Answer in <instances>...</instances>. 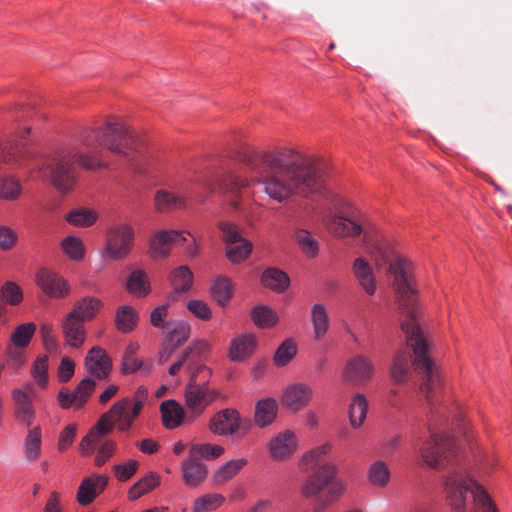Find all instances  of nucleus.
<instances>
[{
	"mask_svg": "<svg viewBox=\"0 0 512 512\" xmlns=\"http://www.w3.org/2000/svg\"><path fill=\"white\" fill-rule=\"evenodd\" d=\"M370 256L376 267L388 265V272L393 276V288L397 294L401 312V330L414 354V359L411 360V354L407 349L400 350L393 359L390 376L395 383H404L410 375V366H412L420 379L419 389L432 408L434 400L441 393L443 379L439 367L430 358L421 328L412 264L406 258L380 244L373 245Z\"/></svg>",
	"mask_w": 512,
	"mask_h": 512,
	"instance_id": "obj_1",
	"label": "nucleus"
},
{
	"mask_svg": "<svg viewBox=\"0 0 512 512\" xmlns=\"http://www.w3.org/2000/svg\"><path fill=\"white\" fill-rule=\"evenodd\" d=\"M251 167L259 175L258 182L262 183L264 192L277 202L293 194L309 197L318 193L324 184L315 160L291 148L256 153Z\"/></svg>",
	"mask_w": 512,
	"mask_h": 512,
	"instance_id": "obj_2",
	"label": "nucleus"
},
{
	"mask_svg": "<svg viewBox=\"0 0 512 512\" xmlns=\"http://www.w3.org/2000/svg\"><path fill=\"white\" fill-rule=\"evenodd\" d=\"M331 445L325 443L302 456L299 466L311 473L300 486V493L306 499H317L322 507L338 501L347 489V481L338 477V468L332 462L323 461Z\"/></svg>",
	"mask_w": 512,
	"mask_h": 512,
	"instance_id": "obj_3",
	"label": "nucleus"
},
{
	"mask_svg": "<svg viewBox=\"0 0 512 512\" xmlns=\"http://www.w3.org/2000/svg\"><path fill=\"white\" fill-rule=\"evenodd\" d=\"M452 512H497L486 490L462 469H453L443 480Z\"/></svg>",
	"mask_w": 512,
	"mask_h": 512,
	"instance_id": "obj_4",
	"label": "nucleus"
},
{
	"mask_svg": "<svg viewBox=\"0 0 512 512\" xmlns=\"http://www.w3.org/2000/svg\"><path fill=\"white\" fill-rule=\"evenodd\" d=\"M211 370L198 366L192 373L185 388V405L188 410V419L193 421L201 415L217 397L218 392L208 386Z\"/></svg>",
	"mask_w": 512,
	"mask_h": 512,
	"instance_id": "obj_5",
	"label": "nucleus"
},
{
	"mask_svg": "<svg viewBox=\"0 0 512 512\" xmlns=\"http://www.w3.org/2000/svg\"><path fill=\"white\" fill-rule=\"evenodd\" d=\"M102 307L99 299L84 297L77 301L72 311L66 315V345L78 349L86 339L84 322L92 319Z\"/></svg>",
	"mask_w": 512,
	"mask_h": 512,
	"instance_id": "obj_6",
	"label": "nucleus"
},
{
	"mask_svg": "<svg viewBox=\"0 0 512 512\" xmlns=\"http://www.w3.org/2000/svg\"><path fill=\"white\" fill-rule=\"evenodd\" d=\"M423 462L432 469H439L445 462H450L455 455L456 446L452 438L431 433L430 438L423 442H415Z\"/></svg>",
	"mask_w": 512,
	"mask_h": 512,
	"instance_id": "obj_7",
	"label": "nucleus"
},
{
	"mask_svg": "<svg viewBox=\"0 0 512 512\" xmlns=\"http://www.w3.org/2000/svg\"><path fill=\"white\" fill-rule=\"evenodd\" d=\"M140 415V412L135 413V406H133L130 398H123L115 402L111 408L104 413L97 421V429L102 433H110L114 426L121 432L128 431L134 420Z\"/></svg>",
	"mask_w": 512,
	"mask_h": 512,
	"instance_id": "obj_8",
	"label": "nucleus"
},
{
	"mask_svg": "<svg viewBox=\"0 0 512 512\" xmlns=\"http://www.w3.org/2000/svg\"><path fill=\"white\" fill-rule=\"evenodd\" d=\"M97 132L95 137L101 146L128 157L131 162L134 161L133 154L138 152L140 144L129 130H97Z\"/></svg>",
	"mask_w": 512,
	"mask_h": 512,
	"instance_id": "obj_9",
	"label": "nucleus"
},
{
	"mask_svg": "<svg viewBox=\"0 0 512 512\" xmlns=\"http://www.w3.org/2000/svg\"><path fill=\"white\" fill-rule=\"evenodd\" d=\"M133 236V229L127 224L110 229L106 239V252L109 257L113 260L124 259L132 248Z\"/></svg>",
	"mask_w": 512,
	"mask_h": 512,
	"instance_id": "obj_10",
	"label": "nucleus"
},
{
	"mask_svg": "<svg viewBox=\"0 0 512 512\" xmlns=\"http://www.w3.org/2000/svg\"><path fill=\"white\" fill-rule=\"evenodd\" d=\"M14 402L15 418L18 422L30 427L35 418L32 401L35 397V388L32 383L25 382L22 387L11 392Z\"/></svg>",
	"mask_w": 512,
	"mask_h": 512,
	"instance_id": "obj_11",
	"label": "nucleus"
},
{
	"mask_svg": "<svg viewBox=\"0 0 512 512\" xmlns=\"http://www.w3.org/2000/svg\"><path fill=\"white\" fill-rule=\"evenodd\" d=\"M7 121L19 123L20 128H33L44 115L36 109L33 99L19 100L6 108Z\"/></svg>",
	"mask_w": 512,
	"mask_h": 512,
	"instance_id": "obj_12",
	"label": "nucleus"
},
{
	"mask_svg": "<svg viewBox=\"0 0 512 512\" xmlns=\"http://www.w3.org/2000/svg\"><path fill=\"white\" fill-rule=\"evenodd\" d=\"M298 448V438L294 432L285 430L271 438L268 450L272 459L283 461L290 458Z\"/></svg>",
	"mask_w": 512,
	"mask_h": 512,
	"instance_id": "obj_13",
	"label": "nucleus"
},
{
	"mask_svg": "<svg viewBox=\"0 0 512 512\" xmlns=\"http://www.w3.org/2000/svg\"><path fill=\"white\" fill-rule=\"evenodd\" d=\"M313 397V389L305 383L289 385L282 397L283 405L292 412H297L306 407Z\"/></svg>",
	"mask_w": 512,
	"mask_h": 512,
	"instance_id": "obj_14",
	"label": "nucleus"
},
{
	"mask_svg": "<svg viewBox=\"0 0 512 512\" xmlns=\"http://www.w3.org/2000/svg\"><path fill=\"white\" fill-rule=\"evenodd\" d=\"M181 477L185 485L189 488H198L207 478L208 467L201 461L188 456L181 462Z\"/></svg>",
	"mask_w": 512,
	"mask_h": 512,
	"instance_id": "obj_15",
	"label": "nucleus"
},
{
	"mask_svg": "<svg viewBox=\"0 0 512 512\" xmlns=\"http://www.w3.org/2000/svg\"><path fill=\"white\" fill-rule=\"evenodd\" d=\"M108 484V477L104 475H92L81 482L77 490V501L82 506H87L101 494Z\"/></svg>",
	"mask_w": 512,
	"mask_h": 512,
	"instance_id": "obj_16",
	"label": "nucleus"
},
{
	"mask_svg": "<svg viewBox=\"0 0 512 512\" xmlns=\"http://www.w3.org/2000/svg\"><path fill=\"white\" fill-rule=\"evenodd\" d=\"M373 373L372 363L364 356H356L345 366L343 377L349 383H364Z\"/></svg>",
	"mask_w": 512,
	"mask_h": 512,
	"instance_id": "obj_17",
	"label": "nucleus"
},
{
	"mask_svg": "<svg viewBox=\"0 0 512 512\" xmlns=\"http://www.w3.org/2000/svg\"><path fill=\"white\" fill-rule=\"evenodd\" d=\"M240 427L239 413L234 409H224L218 412L210 421V429L217 435L234 434Z\"/></svg>",
	"mask_w": 512,
	"mask_h": 512,
	"instance_id": "obj_18",
	"label": "nucleus"
},
{
	"mask_svg": "<svg viewBox=\"0 0 512 512\" xmlns=\"http://www.w3.org/2000/svg\"><path fill=\"white\" fill-rule=\"evenodd\" d=\"M88 373L96 379H105L111 371V362L106 352L100 347H93L85 359Z\"/></svg>",
	"mask_w": 512,
	"mask_h": 512,
	"instance_id": "obj_19",
	"label": "nucleus"
},
{
	"mask_svg": "<svg viewBox=\"0 0 512 512\" xmlns=\"http://www.w3.org/2000/svg\"><path fill=\"white\" fill-rule=\"evenodd\" d=\"M185 241L186 238L182 235V232L178 230H164L152 237L150 248L153 256L167 257L173 244Z\"/></svg>",
	"mask_w": 512,
	"mask_h": 512,
	"instance_id": "obj_20",
	"label": "nucleus"
},
{
	"mask_svg": "<svg viewBox=\"0 0 512 512\" xmlns=\"http://www.w3.org/2000/svg\"><path fill=\"white\" fill-rule=\"evenodd\" d=\"M352 272L361 288L369 295L376 291V280L372 267L366 259L358 257L352 265Z\"/></svg>",
	"mask_w": 512,
	"mask_h": 512,
	"instance_id": "obj_21",
	"label": "nucleus"
},
{
	"mask_svg": "<svg viewBox=\"0 0 512 512\" xmlns=\"http://www.w3.org/2000/svg\"><path fill=\"white\" fill-rule=\"evenodd\" d=\"M256 345L255 337L251 334L240 335L231 340L229 358L231 361L240 362L249 357Z\"/></svg>",
	"mask_w": 512,
	"mask_h": 512,
	"instance_id": "obj_22",
	"label": "nucleus"
},
{
	"mask_svg": "<svg viewBox=\"0 0 512 512\" xmlns=\"http://www.w3.org/2000/svg\"><path fill=\"white\" fill-rule=\"evenodd\" d=\"M278 404L273 398L261 399L256 403L254 420L258 427L264 428L270 425L276 418Z\"/></svg>",
	"mask_w": 512,
	"mask_h": 512,
	"instance_id": "obj_23",
	"label": "nucleus"
},
{
	"mask_svg": "<svg viewBox=\"0 0 512 512\" xmlns=\"http://www.w3.org/2000/svg\"><path fill=\"white\" fill-rule=\"evenodd\" d=\"M163 425L167 429H174L180 426L185 418L183 407L174 400H166L160 406Z\"/></svg>",
	"mask_w": 512,
	"mask_h": 512,
	"instance_id": "obj_24",
	"label": "nucleus"
},
{
	"mask_svg": "<svg viewBox=\"0 0 512 512\" xmlns=\"http://www.w3.org/2000/svg\"><path fill=\"white\" fill-rule=\"evenodd\" d=\"M190 325L183 320L169 321L166 332L167 342L174 348L182 346L190 336Z\"/></svg>",
	"mask_w": 512,
	"mask_h": 512,
	"instance_id": "obj_25",
	"label": "nucleus"
},
{
	"mask_svg": "<svg viewBox=\"0 0 512 512\" xmlns=\"http://www.w3.org/2000/svg\"><path fill=\"white\" fill-rule=\"evenodd\" d=\"M95 388L94 380L90 378L83 379L72 393H66V408H81L90 397Z\"/></svg>",
	"mask_w": 512,
	"mask_h": 512,
	"instance_id": "obj_26",
	"label": "nucleus"
},
{
	"mask_svg": "<svg viewBox=\"0 0 512 512\" xmlns=\"http://www.w3.org/2000/svg\"><path fill=\"white\" fill-rule=\"evenodd\" d=\"M328 226L338 237H356L362 232V227L358 223L342 216H333Z\"/></svg>",
	"mask_w": 512,
	"mask_h": 512,
	"instance_id": "obj_27",
	"label": "nucleus"
},
{
	"mask_svg": "<svg viewBox=\"0 0 512 512\" xmlns=\"http://www.w3.org/2000/svg\"><path fill=\"white\" fill-rule=\"evenodd\" d=\"M36 282L48 296L60 297L62 295L60 280L52 271L41 268L36 274Z\"/></svg>",
	"mask_w": 512,
	"mask_h": 512,
	"instance_id": "obj_28",
	"label": "nucleus"
},
{
	"mask_svg": "<svg viewBox=\"0 0 512 512\" xmlns=\"http://www.w3.org/2000/svg\"><path fill=\"white\" fill-rule=\"evenodd\" d=\"M261 281L265 287L277 292L285 291L290 284L288 275L277 268L266 269L261 276Z\"/></svg>",
	"mask_w": 512,
	"mask_h": 512,
	"instance_id": "obj_29",
	"label": "nucleus"
},
{
	"mask_svg": "<svg viewBox=\"0 0 512 512\" xmlns=\"http://www.w3.org/2000/svg\"><path fill=\"white\" fill-rule=\"evenodd\" d=\"M247 464L244 458L230 460L221 465L213 474L212 481L221 485L232 479Z\"/></svg>",
	"mask_w": 512,
	"mask_h": 512,
	"instance_id": "obj_30",
	"label": "nucleus"
},
{
	"mask_svg": "<svg viewBox=\"0 0 512 512\" xmlns=\"http://www.w3.org/2000/svg\"><path fill=\"white\" fill-rule=\"evenodd\" d=\"M160 484V477L154 472H150L140 480H138L134 485H132L128 491V499L130 501H135L146 493L150 492L152 489L157 487Z\"/></svg>",
	"mask_w": 512,
	"mask_h": 512,
	"instance_id": "obj_31",
	"label": "nucleus"
},
{
	"mask_svg": "<svg viewBox=\"0 0 512 512\" xmlns=\"http://www.w3.org/2000/svg\"><path fill=\"white\" fill-rule=\"evenodd\" d=\"M97 219V212L85 207H79L66 213V222L75 227H90Z\"/></svg>",
	"mask_w": 512,
	"mask_h": 512,
	"instance_id": "obj_32",
	"label": "nucleus"
},
{
	"mask_svg": "<svg viewBox=\"0 0 512 512\" xmlns=\"http://www.w3.org/2000/svg\"><path fill=\"white\" fill-rule=\"evenodd\" d=\"M368 402L364 395L356 394L351 400L349 406V420L353 428L361 427L366 419Z\"/></svg>",
	"mask_w": 512,
	"mask_h": 512,
	"instance_id": "obj_33",
	"label": "nucleus"
},
{
	"mask_svg": "<svg viewBox=\"0 0 512 512\" xmlns=\"http://www.w3.org/2000/svg\"><path fill=\"white\" fill-rule=\"evenodd\" d=\"M311 321L313 324L314 338L322 339L329 328L328 313L323 304L317 303L311 309Z\"/></svg>",
	"mask_w": 512,
	"mask_h": 512,
	"instance_id": "obj_34",
	"label": "nucleus"
},
{
	"mask_svg": "<svg viewBox=\"0 0 512 512\" xmlns=\"http://www.w3.org/2000/svg\"><path fill=\"white\" fill-rule=\"evenodd\" d=\"M138 314L128 305L120 306L116 312L115 325L123 333L131 332L137 325Z\"/></svg>",
	"mask_w": 512,
	"mask_h": 512,
	"instance_id": "obj_35",
	"label": "nucleus"
},
{
	"mask_svg": "<svg viewBox=\"0 0 512 512\" xmlns=\"http://www.w3.org/2000/svg\"><path fill=\"white\" fill-rule=\"evenodd\" d=\"M154 203L156 210L159 212L179 209L185 206L184 198L166 190H158L156 192Z\"/></svg>",
	"mask_w": 512,
	"mask_h": 512,
	"instance_id": "obj_36",
	"label": "nucleus"
},
{
	"mask_svg": "<svg viewBox=\"0 0 512 512\" xmlns=\"http://www.w3.org/2000/svg\"><path fill=\"white\" fill-rule=\"evenodd\" d=\"M212 298L221 306H225L233 295V286L229 278L218 277L210 288Z\"/></svg>",
	"mask_w": 512,
	"mask_h": 512,
	"instance_id": "obj_37",
	"label": "nucleus"
},
{
	"mask_svg": "<svg viewBox=\"0 0 512 512\" xmlns=\"http://www.w3.org/2000/svg\"><path fill=\"white\" fill-rule=\"evenodd\" d=\"M390 470L387 464L383 461L373 462L367 472L369 482L379 488L386 487L390 481Z\"/></svg>",
	"mask_w": 512,
	"mask_h": 512,
	"instance_id": "obj_38",
	"label": "nucleus"
},
{
	"mask_svg": "<svg viewBox=\"0 0 512 512\" xmlns=\"http://www.w3.org/2000/svg\"><path fill=\"white\" fill-rule=\"evenodd\" d=\"M170 282L176 293L188 292L193 284V273L189 267L180 266L172 271Z\"/></svg>",
	"mask_w": 512,
	"mask_h": 512,
	"instance_id": "obj_39",
	"label": "nucleus"
},
{
	"mask_svg": "<svg viewBox=\"0 0 512 512\" xmlns=\"http://www.w3.org/2000/svg\"><path fill=\"white\" fill-rule=\"evenodd\" d=\"M224 452V448L219 445L209 443L192 444L189 448L188 454L198 461L213 460L220 457Z\"/></svg>",
	"mask_w": 512,
	"mask_h": 512,
	"instance_id": "obj_40",
	"label": "nucleus"
},
{
	"mask_svg": "<svg viewBox=\"0 0 512 512\" xmlns=\"http://www.w3.org/2000/svg\"><path fill=\"white\" fill-rule=\"evenodd\" d=\"M127 290L137 296H145L150 290L147 275L142 270L133 271L127 279Z\"/></svg>",
	"mask_w": 512,
	"mask_h": 512,
	"instance_id": "obj_41",
	"label": "nucleus"
},
{
	"mask_svg": "<svg viewBox=\"0 0 512 512\" xmlns=\"http://www.w3.org/2000/svg\"><path fill=\"white\" fill-rule=\"evenodd\" d=\"M41 448V429L36 426L28 431V434L24 441V452L25 457L29 461H35Z\"/></svg>",
	"mask_w": 512,
	"mask_h": 512,
	"instance_id": "obj_42",
	"label": "nucleus"
},
{
	"mask_svg": "<svg viewBox=\"0 0 512 512\" xmlns=\"http://www.w3.org/2000/svg\"><path fill=\"white\" fill-rule=\"evenodd\" d=\"M36 325L33 322L23 323L17 326L11 334V342L16 348H25L29 345L34 333Z\"/></svg>",
	"mask_w": 512,
	"mask_h": 512,
	"instance_id": "obj_43",
	"label": "nucleus"
},
{
	"mask_svg": "<svg viewBox=\"0 0 512 512\" xmlns=\"http://www.w3.org/2000/svg\"><path fill=\"white\" fill-rule=\"evenodd\" d=\"M252 252V244L243 238L236 244H229L226 250V257L234 264L245 261Z\"/></svg>",
	"mask_w": 512,
	"mask_h": 512,
	"instance_id": "obj_44",
	"label": "nucleus"
},
{
	"mask_svg": "<svg viewBox=\"0 0 512 512\" xmlns=\"http://www.w3.org/2000/svg\"><path fill=\"white\" fill-rule=\"evenodd\" d=\"M31 376L35 381L36 385L44 389L48 384V356L40 355L34 361L31 367Z\"/></svg>",
	"mask_w": 512,
	"mask_h": 512,
	"instance_id": "obj_45",
	"label": "nucleus"
},
{
	"mask_svg": "<svg viewBox=\"0 0 512 512\" xmlns=\"http://www.w3.org/2000/svg\"><path fill=\"white\" fill-rule=\"evenodd\" d=\"M225 501V498L216 493L205 494L197 498L192 507V512H208L219 508Z\"/></svg>",
	"mask_w": 512,
	"mask_h": 512,
	"instance_id": "obj_46",
	"label": "nucleus"
},
{
	"mask_svg": "<svg viewBox=\"0 0 512 512\" xmlns=\"http://www.w3.org/2000/svg\"><path fill=\"white\" fill-rule=\"evenodd\" d=\"M254 323L260 328L272 327L277 323L275 312L267 306H256L251 311Z\"/></svg>",
	"mask_w": 512,
	"mask_h": 512,
	"instance_id": "obj_47",
	"label": "nucleus"
},
{
	"mask_svg": "<svg viewBox=\"0 0 512 512\" xmlns=\"http://www.w3.org/2000/svg\"><path fill=\"white\" fill-rule=\"evenodd\" d=\"M63 173V163L61 161H57L53 165H48L42 170V177L48 180L51 185L59 192H63Z\"/></svg>",
	"mask_w": 512,
	"mask_h": 512,
	"instance_id": "obj_48",
	"label": "nucleus"
},
{
	"mask_svg": "<svg viewBox=\"0 0 512 512\" xmlns=\"http://www.w3.org/2000/svg\"><path fill=\"white\" fill-rule=\"evenodd\" d=\"M86 255L83 241L76 236H66V257L74 262H81Z\"/></svg>",
	"mask_w": 512,
	"mask_h": 512,
	"instance_id": "obj_49",
	"label": "nucleus"
},
{
	"mask_svg": "<svg viewBox=\"0 0 512 512\" xmlns=\"http://www.w3.org/2000/svg\"><path fill=\"white\" fill-rule=\"evenodd\" d=\"M22 192V187L17 180L11 177L0 179V199L13 201L16 200Z\"/></svg>",
	"mask_w": 512,
	"mask_h": 512,
	"instance_id": "obj_50",
	"label": "nucleus"
},
{
	"mask_svg": "<svg viewBox=\"0 0 512 512\" xmlns=\"http://www.w3.org/2000/svg\"><path fill=\"white\" fill-rule=\"evenodd\" d=\"M297 348L292 340L284 341L276 350L274 362L277 366L283 367L287 365L296 355Z\"/></svg>",
	"mask_w": 512,
	"mask_h": 512,
	"instance_id": "obj_51",
	"label": "nucleus"
},
{
	"mask_svg": "<svg viewBox=\"0 0 512 512\" xmlns=\"http://www.w3.org/2000/svg\"><path fill=\"white\" fill-rule=\"evenodd\" d=\"M1 300L9 305H18L23 298L21 288L12 281L4 283L0 290Z\"/></svg>",
	"mask_w": 512,
	"mask_h": 512,
	"instance_id": "obj_52",
	"label": "nucleus"
},
{
	"mask_svg": "<svg viewBox=\"0 0 512 512\" xmlns=\"http://www.w3.org/2000/svg\"><path fill=\"white\" fill-rule=\"evenodd\" d=\"M296 241L301 250L309 257H314L318 253V243L312 238L306 230H298L295 235Z\"/></svg>",
	"mask_w": 512,
	"mask_h": 512,
	"instance_id": "obj_53",
	"label": "nucleus"
},
{
	"mask_svg": "<svg viewBox=\"0 0 512 512\" xmlns=\"http://www.w3.org/2000/svg\"><path fill=\"white\" fill-rule=\"evenodd\" d=\"M218 229L221 231L222 240L229 244H236L238 243L243 237H241L239 233L238 227L228 221H220L218 223Z\"/></svg>",
	"mask_w": 512,
	"mask_h": 512,
	"instance_id": "obj_54",
	"label": "nucleus"
},
{
	"mask_svg": "<svg viewBox=\"0 0 512 512\" xmlns=\"http://www.w3.org/2000/svg\"><path fill=\"white\" fill-rule=\"evenodd\" d=\"M108 433H102L97 429V423L90 430V432L82 439L80 443V451L84 455H89L93 452V447L100 442L101 438Z\"/></svg>",
	"mask_w": 512,
	"mask_h": 512,
	"instance_id": "obj_55",
	"label": "nucleus"
},
{
	"mask_svg": "<svg viewBox=\"0 0 512 512\" xmlns=\"http://www.w3.org/2000/svg\"><path fill=\"white\" fill-rule=\"evenodd\" d=\"M248 186L249 181L246 178H242L237 175H231L221 185V189L226 194H230L231 196H238L240 191Z\"/></svg>",
	"mask_w": 512,
	"mask_h": 512,
	"instance_id": "obj_56",
	"label": "nucleus"
},
{
	"mask_svg": "<svg viewBox=\"0 0 512 512\" xmlns=\"http://www.w3.org/2000/svg\"><path fill=\"white\" fill-rule=\"evenodd\" d=\"M139 463L136 460H129L124 464L113 466V471L119 481L125 482L129 480L137 471Z\"/></svg>",
	"mask_w": 512,
	"mask_h": 512,
	"instance_id": "obj_57",
	"label": "nucleus"
},
{
	"mask_svg": "<svg viewBox=\"0 0 512 512\" xmlns=\"http://www.w3.org/2000/svg\"><path fill=\"white\" fill-rule=\"evenodd\" d=\"M187 309L197 318L201 320H209L212 316L211 309L208 304L202 300L193 299L188 301Z\"/></svg>",
	"mask_w": 512,
	"mask_h": 512,
	"instance_id": "obj_58",
	"label": "nucleus"
},
{
	"mask_svg": "<svg viewBox=\"0 0 512 512\" xmlns=\"http://www.w3.org/2000/svg\"><path fill=\"white\" fill-rule=\"evenodd\" d=\"M168 315V305H160L155 307L150 314V323L155 328L167 329L169 321H166Z\"/></svg>",
	"mask_w": 512,
	"mask_h": 512,
	"instance_id": "obj_59",
	"label": "nucleus"
},
{
	"mask_svg": "<svg viewBox=\"0 0 512 512\" xmlns=\"http://www.w3.org/2000/svg\"><path fill=\"white\" fill-rule=\"evenodd\" d=\"M17 242V234L8 226L0 225V249L10 250Z\"/></svg>",
	"mask_w": 512,
	"mask_h": 512,
	"instance_id": "obj_60",
	"label": "nucleus"
},
{
	"mask_svg": "<svg viewBox=\"0 0 512 512\" xmlns=\"http://www.w3.org/2000/svg\"><path fill=\"white\" fill-rule=\"evenodd\" d=\"M116 443L114 441H105L98 449L95 457V465L100 467L114 454Z\"/></svg>",
	"mask_w": 512,
	"mask_h": 512,
	"instance_id": "obj_61",
	"label": "nucleus"
},
{
	"mask_svg": "<svg viewBox=\"0 0 512 512\" xmlns=\"http://www.w3.org/2000/svg\"><path fill=\"white\" fill-rule=\"evenodd\" d=\"M40 335L43 341V345L48 352L56 350L57 344L55 341L52 326L48 323H43L40 327Z\"/></svg>",
	"mask_w": 512,
	"mask_h": 512,
	"instance_id": "obj_62",
	"label": "nucleus"
},
{
	"mask_svg": "<svg viewBox=\"0 0 512 512\" xmlns=\"http://www.w3.org/2000/svg\"><path fill=\"white\" fill-rule=\"evenodd\" d=\"M129 123L126 121V118L123 116L117 115H105L103 117L102 124L99 128H128Z\"/></svg>",
	"mask_w": 512,
	"mask_h": 512,
	"instance_id": "obj_63",
	"label": "nucleus"
},
{
	"mask_svg": "<svg viewBox=\"0 0 512 512\" xmlns=\"http://www.w3.org/2000/svg\"><path fill=\"white\" fill-rule=\"evenodd\" d=\"M75 161L87 170H95L105 167V165L98 161L96 158L86 154H79Z\"/></svg>",
	"mask_w": 512,
	"mask_h": 512,
	"instance_id": "obj_64",
	"label": "nucleus"
}]
</instances>
